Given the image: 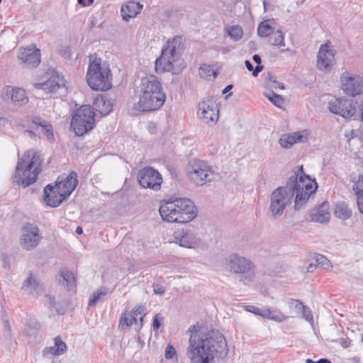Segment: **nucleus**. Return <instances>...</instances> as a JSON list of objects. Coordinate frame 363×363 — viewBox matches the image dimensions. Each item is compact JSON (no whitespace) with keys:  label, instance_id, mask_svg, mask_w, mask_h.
Here are the masks:
<instances>
[{"label":"nucleus","instance_id":"16","mask_svg":"<svg viewBox=\"0 0 363 363\" xmlns=\"http://www.w3.org/2000/svg\"><path fill=\"white\" fill-rule=\"evenodd\" d=\"M138 182L143 188L158 191L161 188L162 178L160 173L152 167H145L140 171Z\"/></svg>","mask_w":363,"mask_h":363},{"label":"nucleus","instance_id":"39","mask_svg":"<svg viewBox=\"0 0 363 363\" xmlns=\"http://www.w3.org/2000/svg\"><path fill=\"white\" fill-rule=\"evenodd\" d=\"M107 291L106 289H99L94 292L89 300V306L94 305L101 296L106 295Z\"/></svg>","mask_w":363,"mask_h":363},{"label":"nucleus","instance_id":"27","mask_svg":"<svg viewBox=\"0 0 363 363\" xmlns=\"http://www.w3.org/2000/svg\"><path fill=\"white\" fill-rule=\"evenodd\" d=\"M32 124L35 125V127H33V128L36 130L38 128H40L43 133L46 136L49 141H55L52 126L46 121L42 119L40 117H35L32 119Z\"/></svg>","mask_w":363,"mask_h":363},{"label":"nucleus","instance_id":"56","mask_svg":"<svg viewBox=\"0 0 363 363\" xmlns=\"http://www.w3.org/2000/svg\"><path fill=\"white\" fill-rule=\"evenodd\" d=\"M94 0H77L79 4L83 6H89L94 3Z\"/></svg>","mask_w":363,"mask_h":363},{"label":"nucleus","instance_id":"61","mask_svg":"<svg viewBox=\"0 0 363 363\" xmlns=\"http://www.w3.org/2000/svg\"><path fill=\"white\" fill-rule=\"evenodd\" d=\"M28 325H30L35 331L38 329V323L35 320H31Z\"/></svg>","mask_w":363,"mask_h":363},{"label":"nucleus","instance_id":"58","mask_svg":"<svg viewBox=\"0 0 363 363\" xmlns=\"http://www.w3.org/2000/svg\"><path fill=\"white\" fill-rule=\"evenodd\" d=\"M356 130H351L349 133L345 134L346 138H348V140H350L354 137H356Z\"/></svg>","mask_w":363,"mask_h":363},{"label":"nucleus","instance_id":"54","mask_svg":"<svg viewBox=\"0 0 363 363\" xmlns=\"http://www.w3.org/2000/svg\"><path fill=\"white\" fill-rule=\"evenodd\" d=\"M153 291L155 294H160V295L163 294L165 291L164 289L158 284L153 285Z\"/></svg>","mask_w":363,"mask_h":363},{"label":"nucleus","instance_id":"62","mask_svg":"<svg viewBox=\"0 0 363 363\" xmlns=\"http://www.w3.org/2000/svg\"><path fill=\"white\" fill-rule=\"evenodd\" d=\"M274 88H279L280 89H284V84L281 83V82H277L276 83V84H274Z\"/></svg>","mask_w":363,"mask_h":363},{"label":"nucleus","instance_id":"23","mask_svg":"<svg viewBox=\"0 0 363 363\" xmlns=\"http://www.w3.org/2000/svg\"><path fill=\"white\" fill-rule=\"evenodd\" d=\"M143 5L140 2L130 1L121 6V13L124 21H128L135 17L143 9Z\"/></svg>","mask_w":363,"mask_h":363},{"label":"nucleus","instance_id":"25","mask_svg":"<svg viewBox=\"0 0 363 363\" xmlns=\"http://www.w3.org/2000/svg\"><path fill=\"white\" fill-rule=\"evenodd\" d=\"M310 217L311 221L313 222L320 223H328L330 218L328 203L327 202H324L320 206L313 209Z\"/></svg>","mask_w":363,"mask_h":363},{"label":"nucleus","instance_id":"60","mask_svg":"<svg viewBox=\"0 0 363 363\" xmlns=\"http://www.w3.org/2000/svg\"><path fill=\"white\" fill-rule=\"evenodd\" d=\"M128 315L129 316V319L131 320V322L133 323V325L135 323V328L138 327V325H139V324L138 323V318H137V317L133 316V315H132L130 314H128Z\"/></svg>","mask_w":363,"mask_h":363},{"label":"nucleus","instance_id":"26","mask_svg":"<svg viewBox=\"0 0 363 363\" xmlns=\"http://www.w3.org/2000/svg\"><path fill=\"white\" fill-rule=\"evenodd\" d=\"M92 108L101 116H106L112 111L113 104L106 96H99L94 99Z\"/></svg>","mask_w":363,"mask_h":363},{"label":"nucleus","instance_id":"32","mask_svg":"<svg viewBox=\"0 0 363 363\" xmlns=\"http://www.w3.org/2000/svg\"><path fill=\"white\" fill-rule=\"evenodd\" d=\"M269 42L274 46L284 47V34L280 29L274 30L269 36Z\"/></svg>","mask_w":363,"mask_h":363},{"label":"nucleus","instance_id":"49","mask_svg":"<svg viewBox=\"0 0 363 363\" xmlns=\"http://www.w3.org/2000/svg\"><path fill=\"white\" fill-rule=\"evenodd\" d=\"M175 354L176 350L174 347L171 345H168L165 350V358L167 359H172Z\"/></svg>","mask_w":363,"mask_h":363},{"label":"nucleus","instance_id":"31","mask_svg":"<svg viewBox=\"0 0 363 363\" xmlns=\"http://www.w3.org/2000/svg\"><path fill=\"white\" fill-rule=\"evenodd\" d=\"M225 33L233 41H238L242 38L243 30L240 26H228L225 28Z\"/></svg>","mask_w":363,"mask_h":363},{"label":"nucleus","instance_id":"36","mask_svg":"<svg viewBox=\"0 0 363 363\" xmlns=\"http://www.w3.org/2000/svg\"><path fill=\"white\" fill-rule=\"evenodd\" d=\"M314 258L317 266H319L322 269L328 271L332 269V265L330 261L325 256L320 254H315Z\"/></svg>","mask_w":363,"mask_h":363},{"label":"nucleus","instance_id":"45","mask_svg":"<svg viewBox=\"0 0 363 363\" xmlns=\"http://www.w3.org/2000/svg\"><path fill=\"white\" fill-rule=\"evenodd\" d=\"M43 354L45 357H51L53 355H60V353L56 350L55 345L52 347H45L43 350Z\"/></svg>","mask_w":363,"mask_h":363},{"label":"nucleus","instance_id":"33","mask_svg":"<svg viewBox=\"0 0 363 363\" xmlns=\"http://www.w3.org/2000/svg\"><path fill=\"white\" fill-rule=\"evenodd\" d=\"M270 22L269 20L264 21L259 25L257 33L260 37H269L275 30Z\"/></svg>","mask_w":363,"mask_h":363},{"label":"nucleus","instance_id":"44","mask_svg":"<svg viewBox=\"0 0 363 363\" xmlns=\"http://www.w3.org/2000/svg\"><path fill=\"white\" fill-rule=\"evenodd\" d=\"M245 64L247 69L249 71H252V75L254 77L257 76V74L263 69L262 65H257L256 67L254 69L253 65L249 60H246L245 62Z\"/></svg>","mask_w":363,"mask_h":363},{"label":"nucleus","instance_id":"1","mask_svg":"<svg viewBox=\"0 0 363 363\" xmlns=\"http://www.w3.org/2000/svg\"><path fill=\"white\" fill-rule=\"evenodd\" d=\"M317 187L315 181L304 173L303 166L298 167L294 171L286 186H279L272 192L269 208L272 216L274 218L281 217L294 199L295 210H300L310 196L315 192Z\"/></svg>","mask_w":363,"mask_h":363},{"label":"nucleus","instance_id":"12","mask_svg":"<svg viewBox=\"0 0 363 363\" xmlns=\"http://www.w3.org/2000/svg\"><path fill=\"white\" fill-rule=\"evenodd\" d=\"M340 87L347 96L354 97L363 94V76L344 72L340 77Z\"/></svg>","mask_w":363,"mask_h":363},{"label":"nucleus","instance_id":"46","mask_svg":"<svg viewBox=\"0 0 363 363\" xmlns=\"http://www.w3.org/2000/svg\"><path fill=\"white\" fill-rule=\"evenodd\" d=\"M301 313H302V316L305 320H306L308 322L311 323V324L313 323V316L311 309L308 307L305 306Z\"/></svg>","mask_w":363,"mask_h":363},{"label":"nucleus","instance_id":"30","mask_svg":"<svg viewBox=\"0 0 363 363\" xmlns=\"http://www.w3.org/2000/svg\"><path fill=\"white\" fill-rule=\"evenodd\" d=\"M335 216L342 220L350 218L352 216V210L345 202H338L335 204Z\"/></svg>","mask_w":363,"mask_h":363},{"label":"nucleus","instance_id":"50","mask_svg":"<svg viewBox=\"0 0 363 363\" xmlns=\"http://www.w3.org/2000/svg\"><path fill=\"white\" fill-rule=\"evenodd\" d=\"M162 316L160 314L155 315L153 320L152 328L154 330H157L161 325Z\"/></svg>","mask_w":363,"mask_h":363},{"label":"nucleus","instance_id":"34","mask_svg":"<svg viewBox=\"0 0 363 363\" xmlns=\"http://www.w3.org/2000/svg\"><path fill=\"white\" fill-rule=\"evenodd\" d=\"M264 95L278 108H281L284 104V98L272 91H265Z\"/></svg>","mask_w":363,"mask_h":363},{"label":"nucleus","instance_id":"13","mask_svg":"<svg viewBox=\"0 0 363 363\" xmlns=\"http://www.w3.org/2000/svg\"><path fill=\"white\" fill-rule=\"evenodd\" d=\"M198 117L203 123L213 125L216 123L219 116V109L217 104L212 99H206L198 105Z\"/></svg>","mask_w":363,"mask_h":363},{"label":"nucleus","instance_id":"3","mask_svg":"<svg viewBox=\"0 0 363 363\" xmlns=\"http://www.w3.org/2000/svg\"><path fill=\"white\" fill-rule=\"evenodd\" d=\"M138 102L133 109L139 112H150L159 110L164 104L166 94L161 81L155 75L150 74L141 79L138 87Z\"/></svg>","mask_w":363,"mask_h":363},{"label":"nucleus","instance_id":"22","mask_svg":"<svg viewBox=\"0 0 363 363\" xmlns=\"http://www.w3.org/2000/svg\"><path fill=\"white\" fill-rule=\"evenodd\" d=\"M77 184V174L72 172L66 178L58 177L55 185L67 198L74 190Z\"/></svg>","mask_w":363,"mask_h":363},{"label":"nucleus","instance_id":"21","mask_svg":"<svg viewBox=\"0 0 363 363\" xmlns=\"http://www.w3.org/2000/svg\"><path fill=\"white\" fill-rule=\"evenodd\" d=\"M67 198L55 185H47L44 189V201L45 203L52 208L58 206Z\"/></svg>","mask_w":363,"mask_h":363},{"label":"nucleus","instance_id":"55","mask_svg":"<svg viewBox=\"0 0 363 363\" xmlns=\"http://www.w3.org/2000/svg\"><path fill=\"white\" fill-rule=\"evenodd\" d=\"M45 298H46V301L50 304V306L52 308L55 307V297L52 296L51 295H46Z\"/></svg>","mask_w":363,"mask_h":363},{"label":"nucleus","instance_id":"6","mask_svg":"<svg viewBox=\"0 0 363 363\" xmlns=\"http://www.w3.org/2000/svg\"><path fill=\"white\" fill-rule=\"evenodd\" d=\"M159 212L162 220L169 223H188L197 216L194 203L184 198L164 201L162 203Z\"/></svg>","mask_w":363,"mask_h":363},{"label":"nucleus","instance_id":"7","mask_svg":"<svg viewBox=\"0 0 363 363\" xmlns=\"http://www.w3.org/2000/svg\"><path fill=\"white\" fill-rule=\"evenodd\" d=\"M111 73L108 67L101 65L100 58L90 59L86 72V82L94 91H107L111 88Z\"/></svg>","mask_w":363,"mask_h":363},{"label":"nucleus","instance_id":"28","mask_svg":"<svg viewBox=\"0 0 363 363\" xmlns=\"http://www.w3.org/2000/svg\"><path fill=\"white\" fill-rule=\"evenodd\" d=\"M59 281L65 285L67 290L75 291L76 279L74 274L67 268H62L59 272Z\"/></svg>","mask_w":363,"mask_h":363},{"label":"nucleus","instance_id":"29","mask_svg":"<svg viewBox=\"0 0 363 363\" xmlns=\"http://www.w3.org/2000/svg\"><path fill=\"white\" fill-rule=\"evenodd\" d=\"M176 242L178 243L179 246L186 248H196L199 247V239L190 231L184 233Z\"/></svg>","mask_w":363,"mask_h":363},{"label":"nucleus","instance_id":"51","mask_svg":"<svg viewBox=\"0 0 363 363\" xmlns=\"http://www.w3.org/2000/svg\"><path fill=\"white\" fill-rule=\"evenodd\" d=\"M1 259L4 262V268H9L10 267V261L11 257L9 256L6 252H2L1 255Z\"/></svg>","mask_w":363,"mask_h":363},{"label":"nucleus","instance_id":"53","mask_svg":"<svg viewBox=\"0 0 363 363\" xmlns=\"http://www.w3.org/2000/svg\"><path fill=\"white\" fill-rule=\"evenodd\" d=\"M339 343L343 348H347L351 345V340L346 337V338H341L339 340Z\"/></svg>","mask_w":363,"mask_h":363},{"label":"nucleus","instance_id":"42","mask_svg":"<svg viewBox=\"0 0 363 363\" xmlns=\"http://www.w3.org/2000/svg\"><path fill=\"white\" fill-rule=\"evenodd\" d=\"M288 304L290 307L294 308L296 313H301L303 309L306 306L300 301L297 299H290L288 302Z\"/></svg>","mask_w":363,"mask_h":363},{"label":"nucleus","instance_id":"52","mask_svg":"<svg viewBox=\"0 0 363 363\" xmlns=\"http://www.w3.org/2000/svg\"><path fill=\"white\" fill-rule=\"evenodd\" d=\"M356 197L358 210L363 215V192L356 196Z\"/></svg>","mask_w":363,"mask_h":363},{"label":"nucleus","instance_id":"15","mask_svg":"<svg viewBox=\"0 0 363 363\" xmlns=\"http://www.w3.org/2000/svg\"><path fill=\"white\" fill-rule=\"evenodd\" d=\"M42 240L38 226L34 223H26L21 228V244L24 247L35 248Z\"/></svg>","mask_w":363,"mask_h":363},{"label":"nucleus","instance_id":"59","mask_svg":"<svg viewBox=\"0 0 363 363\" xmlns=\"http://www.w3.org/2000/svg\"><path fill=\"white\" fill-rule=\"evenodd\" d=\"M252 60H254V62L255 63L257 64V65H261L260 64L262 62V59H261L259 55H254L253 57H252Z\"/></svg>","mask_w":363,"mask_h":363},{"label":"nucleus","instance_id":"9","mask_svg":"<svg viewBox=\"0 0 363 363\" xmlns=\"http://www.w3.org/2000/svg\"><path fill=\"white\" fill-rule=\"evenodd\" d=\"M94 125L95 111L91 106L83 105L76 110L71 121L76 135H83L93 129Z\"/></svg>","mask_w":363,"mask_h":363},{"label":"nucleus","instance_id":"19","mask_svg":"<svg viewBox=\"0 0 363 363\" xmlns=\"http://www.w3.org/2000/svg\"><path fill=\"white\" fill-rule=\"evenodd\" d=\"M1 95L4 100L11 99L16 106H23L28 102L26 91L19 87L6 86L2 89Z\"/></svg>","mask_w":363,"mask_h":363},{"label":"nucleus","instance_id":"8","mask_svg":"<svg viewBox=\"0 0 363 363\" xmlns=\"http://www.w3.org/2000/svg\"><path fill=\"white\" fill-rule=\"evenodd\" d=\"M224 267L228 272L239 275L240 281L244 284L252 281L255 277L256 267L253 262L237 253L225 258Z\"/></svg>","mask_w":363,"mask_h":363},{"label":"nucleus","instance_id":"17","mask_svg":"<svg viewBox=\"0 0 363 363\" xmlns=\"http://www.w3.org/2000/svg\"><path fill=\"white\" fill-rule=\"evenodd\" d=\"M335 51L328 40L321 45L317 55V68L320 71H328L335 60Z\"/></svg>","mask_w":363,"mask_h":363},{"label":"nucleus","instance_id":"37","mask_svg":"<svg viewBox=\"0 0 363 363\" xmlns=\"http://www.w3.org/2000/svg\"><path fill=\"white\" fill-rule=\"evenodd\" d=\"M279 143L284 148L291 147L295 143L292 133L282 135L279 140Z\"/></svg>","mask_w":363,"mask_h":363},{"label":"nucleus","instance_id":"24","mask_svg":"<svg viewBox=\"0 0 363 363\" xmlns=\"http://www.w3.org/2000/svg\"><path fill=\"white\" fill-rule=\"evenodd\" d=\"M21 290L37 298L42 291V285L33 275V273L30 272L21 286Z\"/></svg>","mask_w":363,"mask_h":363},{"label":"nucleus","instance_id":"43","mask_svg":"<svg viewBox=\"0 0 363 363\" xmlns=\"http://www.w3.org/2000/svg\"><path fill=\"white\" fill-rule=\"evenodd\" d=\"M143 313V308H142L140 306H139L136 309L133 310L130 313V315L137 317V318H138L140 320V323H139L138 327L135 328V330H140L143 325V318H144V315H142Z\"/></svg>","mask_w":363,"mask_h":363},{"label":"nucleus","instance_id":"48","mask_svg":"<svg viewBox=\"0 0 363 363\" xmlns=\"http://www.w3.org/2000/svg\"><path fill=\"white\" fill-rule=\"evenodd\" d=\"M317 264L310 263L308 264L303 265L301 267V271L303 273L313 272L317 268Z\"/></svg>","mask_w":363,"mask_h":363},{"label":"nucleus","instance_id":"11","mask_svg":"<svg viewBox=\"0 0 363 363\" xmlns=\"http://www.w3.org/2000/svg\"><path fill=\"white\" fill-rule=\"evenodd\" d=\"M188 176L198 186H202L213 179L211 167L203 160H194L188 167Z\"/></svg>","mask_w":363,"mask_h":363},{"label":"nucleus","instance_id":"2","mask_svg":"<svg viewBox=\"0 0 363 363\" xmlns=\"http://www.w3.org/2000/svg\"><path fill=\"white\" fill-rule=\"evenodd\" d=\"M187 356L191 363H213L215 357L223 358L228 353L225 337L216 330H203L196 325L191 326Z\"/></svg>","mask_w":363,"mask_h":363},{"label":"nucleus","instance_id":"38","mask_svg":"<svg viewBox=\"0 0 363 363\" xmlns=\"http://www.w3.org/2000/svg\"><path fill=\"white\" fill-rule=\"evenodd\" d=\"M199 74L202 78H207L212 74L214 75V77H216V74L213 72L211 67L207 65H203L200 67Z\"/></svg>","mask_w":363,"mask_h":363},{"label":"nucleus","instance_id":"4","mask_svg":"<svg viewBox=\"0 0 363 363\" xmlns=\"http://www.w3.org/2000/svg\"><path fill=\"white\" fill-rule=\"evenodd\" d=\"M182 38L174 36L167 42L162 49L161 55L155 61L157 73L169 72L177 74L186 67V63L181 57Z\"/></svg>","mask_w":363,"mask_h":363},{"label":"nucleus","instance_id":"20","mask_svg":"<svg viewBox=\"0 0 363 363\" xmlns=\"http://www.w3.org/2000/svg\"><path fill=\"white\" fill-rule=\"evenodd\" d=\"M18 58L30 67H35L40 62V51L35 47L21 48Z\"/></svg>","mask_w":363,"mask_h":363},{"label":"nucleus","instance_id":"63","mask_svg":"<svg viewBox=\"0 0 363 363\" xmlns=\"http://www.w3.org/2000/svg\"><path fill=\"white\" fill-rule=\"evenodd\" d=\"M274 88H279L280 89H284V84L281 83V82H277L276 83V84H274Z\"/></svg>","mask_w":363,"mask_h":363},{"label":"nucleus","instance_id":"64","mask_svg":"<svg viewBox=\"0 0 363 363\" xmlns=\"http://www.w3.org/2000/svg\"><path fill=\"white\" fill-rule=\"evenodd\" d=\"M315 363H332L330 360L325 358L320 359L318 361H316Z\"/></svg>","mask_w":363,"mask_h":363},{"label":"nucleus","instance_id":"5","mask_svg":"<svg viewBox=\"0 0 363 363\" xmlns=\"http://www.w3.org/2000/svg\"><path fill=\"white\" fill-rule=\"evenodd\" d=\"M43 158L41 155L33 150L26 152L16 164L13 183L26 188L33 184L41 172Z\"/></svg>","mask_w":363,"mask_h":363},{"label":"nucleus","instance_id":"18","mask_svg":"<svg viewBox=\"0 0 363 363\" xmlns=\"http://www.w3.org/2000/svg\"><path fill=\"white\" fill-rule=\"evenodd\" d=\"M247 311L259 315L264 318L272 320L276 322H283L287 320L288 316L284 315L280 310H271L268 308H259L255 306H245Z\"/></svg>","mask_w":363,"mask_h":363},{"label":"nucleus","instance_id":"57","mask_svg":"<svg viewBox=\"0 0 363 363\" xmlns=\"http://www.w3.org/2000/svg\"><path fill=\"white\" fill-rule=\"evenodd\" d=\"M6 125H11V121L4 117H0V126H5Z\"/></svg>","mask_w":363,"mask_h":363},{"label":"nucleus","instance_id":"35","mask_svg":"<svg viewBox=\"0 0 363 363\" xmlns=\"http://www.w3.org/2000/svg\"><path fill=\"white\" fill-rule=\"evenodd\" d=\"M295 143H307L311 138V132L308 129L292 133Z\"/></svg>","mask_w":363,"mask_h":363},{"label":"nucleus","instance_id":"40","mask_svg":"<svg viewBox=\"0 0 363 363\" xmlns=\"http://www.w3.org/2000/svg\"><path fill=\"white\" fill-rule=\"evenodd\" d=\"M55 347L60 354H64L67 350V345L60 336H57L54 339Z\"/></svg>","mask_w":363,"mask_h":363},{"label":"nucleus","instance_id":"41","mask_svg":"<svg viewBox=\"0 0 363 363\" xmlns=\"http://www.w3.org/2000/svg\"><path fill=\"white\" fill-rule=\"evenodd\" d=\"M352 189L354 191L356 196L359 195L363 192V175L360 174L358 176L357 179L354 181V185Z\"/></svg>","mask_w":363,"mask_h":363},{"label":"nucleus","instance_id":"47","mask_svg":"<svg viewBox=\"0 0 363 363\" xmlns=\"http://www.w3.org/2000/svg\"><path fill=\"white\" fill-rule=\"evenodd\" d=\"M133 325L131 320L129 319V316L126 314H123L120 320L119 328H123L124 326L129 328Z\"/></svg>","mask_w":363,"mask_h":363},{"label":"nucleus","instance_id":"14","mask_svg":"<svg viewBox=\"0 0 363 363\" xmlns=\"http://www.w3.org/2000/svg\"><path fill=\"white\" fill-rule=\"evenodd\" d=\"M357 105V102L352 99H335L328 104V108L335 114L350 118L355 116Z\"/></svg>","mask_w":363,"mask_h":363},{"label":"nucleus","instance_id":"10","mask_svg":"<svg viewBox=\"0 0 363 363\" xmlns=\"http://www.w3.org/2000/svg\"><path fill=\"white\" fill-rule=\"evenodd\" d=\"M66 81L64 76L55 70L45 72L41 77L33 83V86L41 89L45 93H55L60 88L65 86Z\"/></svg>","mask_w":363,"mask_h":363}]
</instances>
